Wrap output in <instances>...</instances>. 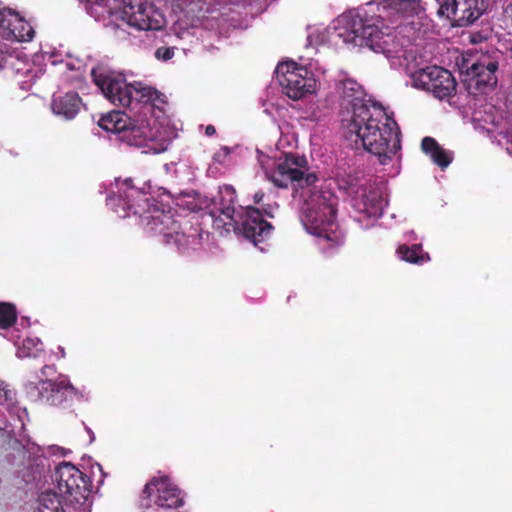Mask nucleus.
Segmentation results:
<instances>
[{"instance_id": "f257e3e1", "label": "nucleus", "mask_w": 512, "mask_h": 512, "mask_svg": "<svg viewBox=\"0 0 512 512\" xmlns=\"http://www.w3.org/2000/svg\"><path fill=\"white\" fill-rule=\"evenodd\" d=\"M123 185L126 187L123 193L107 199L108 204L120 218L139 215L142 224L150 232L162 236L167 244L174 243L179 249L200 244L201 234L198 227L189 225L187 232L188 222L176 220L170 212L158 209L147 210L149 199L146 194L135 188L131 179H126Z\"/></svg>"}, {"instance_id": "f03ea898", "label": "nucleus", "mask_w": 512, "mask_h": 512, "mask_svg": "<svg viewBox=\"0 0 512 512\" xmlns=\"http://www.w3.org/2000/svg\"><path fill=\"white\" fill-rule=\"evenodd\" d=\"M347 139L361 142L365 150L378 157L380 164H388L401 148L400 130L396 121L378 105H361L347 124Z\"/></svg>"}, {"instance_id": "7ed1b4c3", "label": "nucleus", "mask_w": 512, "mask_h": 512, "mask_svg": "<svg viewBox=\"0 0 512 512\" xmlns=\"http://www.w3.org/2000/svg\"><path fill=\"white\" fill-rule=\"evenodd\" d=\"M333 37L351 48H368L387 58H399L403 45L379 16L348 13L334 22Z\"/></svg>"}, {"instance_id": "20e7f679", "label": "nucleus", "mask_w": 512, "mask_h": 512, "mask_svg": "<svg viewBox=\"0 0 512 512\" xmlns=\"http://www.w3.org/2000/svg\"><path fill=\"white\" fill-rule=\"evenodd\" d=\"M336 197L330 192L315 191L305 201L301 221L311 233L326 240L329 248L344 243V234L336 223Z\"/></svg>"}, {"instance_id": "39448f33", "label": "nucleus", "mask_w": 512, "mask_h": 512, "mask_svg": "<svg viewBox=\"0 0 512 512\" xmlns=\"http://www.w3.org/2000/svg\"><path fill=\"white\" fill-rule=\"evenodd\" d=\"M220 192L223 199L228 202L225 207L221 208L222 214L228 219V224L234 226V232L264 250L260 245L271 238L273 225L263 217L260 208L249 205L236 210L234 205L237 202V195L231 185L220 187Z\"/></svg>"}, {"instance_id": "423d86ee", "label": "nucleus", "mask_w": 512, "mask_h": 512, "mask_svg": "<svg viewBox=\"0 0 512 512\" xmlns=\"http://www.w3.org/2000/svg\"><path fill=\"white\" fill-rule=\"evenodd\" d=\"M95 84L101 89L104 96L114 105L129 107L133 101L139 103H154L160 93L151 86L141 82L128 84L121 76L113 73L92 72Z\"/></svg>"}, {"instance_id": "0eeeda50", "label": "nucleus", "mask_w": 512, "mask_h": 512, "mask_svg": "<svg viewBox=\"0 0 512 512\" xmlns=\"http://www.w3.org/2000/svg\"><path fill=\"white\" fill-rule=\"evenodd\" d=\"M498 61L489 55L477 59H463L461 65L462 83L470 95L477 96L492 91L497 85Z\"/></svg>"}, {"instance_id": "6e6552de", "label": "nucleus", "mask_w": 512, "mask_h": 512, "mask_svg": "<svg viewBox=\"0 0 512 512\" xmlns=\"http://www.w3.org/2000/svg\"><path fill=\"white\" fill-rule=\"evenodd\" d=\"M307 170L305 156L288 153L276 162L275 167L268 173V178L279 188H287L289 184L300 188L310 187L318 178L314 173H306Z\"/></svg>"}, {"instance_id": "1a4fd4ad", "label": "nucleus", "mask_w": 512, "mask_h": 512, "mask_svg": "<svg viewBox=\"0 0 512 512\" xmlns=\"http://www.w3.org/2000/svg\"><path fill=\"white\" fill-rule=\"evenodd\" d=\"M277 79L284 93L293 100H299L316 91V79L306 67L295 62L277 66Z\"/></svg>"}, {"instance_id": "9d476101", "label": "nucleus", "mask_w": 512, "mask_h": 512, "mask_svg": "<svg viewBox=\"0 0 512 512\" xmlns=\"http://www.w3.org/2000/svg\"><path fill=\"white\" fill-rule=\"evenodd\" d=\"M416 88L431 92L439 100L449 99L456 93L457 82L450 71L440 66H426L412 74Z\"/></svg>"}, {"instance_id": "9b49d317", "label": "nucleus", "mask_w": 512, "mask_h": 512, "mask_svg": "<svg viewBox=\"0 0 512 512\" xmlns=\"http://www.w3.org/2000/svg\"><path fill=\"white\" fill-rule=\"evenodd\" d=\"M160 507L179 508L184 501L180 489L172 482L169 476L152 477L141 492V504L150 508L151 503Z\"/></svg>"}, {"instance_id": "f8f14e48", "label": "nucleus", "mask_w": 512, "mask_h": 512, "mask_svg": "<svg viewBox=\"0 0 512 512\" xmlns=\"http://www.w3.org/2000/svg\"><path fill=\"white\" fill-rule=\"evenodd\" d=\"M55 480L59 491L77 503L85 500L91 491L90 478L71 463L64 462L56 468Z\"/></svg>"}, {"instance_id": "ddd939ff", "label": "nucleus", "mask_w": 512, "mask_h": 512, "mask_svg": "<svg viewBox=\"0 0 512 512\" xmlns=\"http://www.w3.org/2000/svg\"><path fill=\"white\" fill-rule=\"evenodd\" d=\"M83 395L66 377L41 382L39 388L40 400L49 406L62 409H71L75 402L80 401Z\"/></svg>"}, {"instance_id": "4468645a", "label": "nucleus", "mask_w": 512, "mask_h": 512, "mask_svg": "<svg viewBox=\"0 0 512 512\" xmlns=\"http://www.w3.org/2000/svg\"><path fill=\"white\" fill-rule=\"evenodd\" d=\"M487 0H444L439 12L453 27H466L478 20L487 9Z\"/></svg>"}, {"instance_id": "2eb2a0df", "label": "nucleus", "mask_w": 512, "mask_h": 512, "mask_svg": "<svg viewBox=\"0 0 512 512\" xmlns=\"http://www.w3.org/2000/svg\"><path fill=\"white\" fill-rule=\"evenodd\" d=\"M121 19L137 30H159L163 26L161 13L153 6L144 3L134 5L123 0Z\"/></svg>"}, {"instance_id": "dca6fc26", "label": "nucleus", "mask_w": 512, "mask_h": 512, "mask_svg": "<svg viewBox=\"0 0 512 512\" xmlns=\"http://www.w3.org/2000/svg\"><path fill=\"white\" fill-rule=\"evenodd\" d=\"M81 106L82 100L76 92L54 97L51 105L53 113L67 120L73 119L79 113Z\"/></svg>"}, {"instance_id": "f3484780", "label": "nucleus", "mask_w": 512, "mask_h": 512, "mask_svg": "<svg viewBox=\"0 0 512 512\" xmlns=\"http://www.w3.org/2000/svg\"><path fill=\"white\" fill-rule=\"evenodd\" d=\"M336 91L344 103L351 105L354 109L356 106L365 105L362 103L363 89L356 80L344 78L336 83ZM354 111L352 112V114Z\"/></svg>"}, {"instance_id": "a211bd4d", "label": "nucleus", "mask_w": 512, "mask_h": 512, "mask_svg": "<svg viewBox=\"0 0 512 512\" xmlns=\"http://www.w3.org/2000/svg\"><path fill=\"white\" fill-rule=\"evenodd\" d=\"M421 149L441 169H445L452 162V156L432 137L427 136L422 139Z\"/></svg>"}, {"instance_id": "6ab92c4d", "label": "nucleus", "mask_w": 512, "mask_h": 512, "mask_svg": "<svg viewBox=\"0 0 512 512\" xmlns=\"http://www.w3.org/2000/svg\"><path fill=\"white\" fill-rule=\"evenodd\" d=\"M130 124L131 119L121 111H111L105 115H102L98 121L99 127H101L103 130L119 134V136Z\"/></svg>"}, {"instance_id": "aec40b11", "label": "nucleus", "mask_w": 512, "mask_h": 512, "mask_svg": "<svg viewBox=\"0 0 512 512\" xmlns=\"http://www.w3.org/2000/svg\"><path fill=\"white\" fill-rule=\"evenodd\" d=\"M397 254L400 259L411 264L421 265L430 260L429 254L424 252L421 245L418 244L412 246L402 244L397 248Z\"/></svg>"}, {"instance_id": "412c9836", "label": "nucleus", "mask_w": 512, "mask_h": 512, "mask_svg": "<svg viewBox=\"0 0 512 512\" xmlns=\"http://www.w3.org/2000/svg\"><path fill=\"white\" fill-rule=\"evenodd\" d=\"M383 7L403 16H412L417 13L419 2L417 0H383Z\"/></svg>"}, {"instance_id": "4be33fe9", "label": "nucleus", "mask_w": 512, "mask_h": 512, "mask_svg": "<svg viewBox=\"0 0 512 512\" xmlns=\"http://www.w3.org/2000/svg\"><path fill=\"white\" fill-rule=\"evenodd\" d=\"M35 512H65L56 493L46 491L38 498V507Z\"/></svg>"}, {"instance_id": "5701e85b", "label": "nucleus", "mask_w": 512, "mask_h": 512, "mask_svg": "<svg viewBox=\"0 0 512 512\" xmlns=\"http://www.w3.org/2000/svg\"><path fill=\"white\" fill-rule=\"evenodd\" d=\"M13 19L14 22L10 30H13L15 34L11 35V40H17L19 42L30 41L34 37L32 26L19 14Z\"/></svg>"}, {"instance_id": "b1692460", "label": "nucleus", "mask_w": 512, "mask_h": 512, "mask_svg": "<svg viewBox=\"0 0 512 512\" xmlns=\"http://www.w3.org/2000/svg\"><path fill=\"white\" fill-rule=\"evenodd\" d=\"M119 138L131 146H142L147 139L145 131L132 123L123 130Z\"/></svg>"}, {"instance_id": "393cba45", "label": "nucleus", "mask_w": 512, "mask_h": 512, "mask_svg": "<svg viewBox=\"0 0 512 512\" xmlns=\"http://www.w3.org/2000/svg\"><path fill=\"white\" fill-rule=\"evenodd\" d=\"M17 320V311L13 304L0 303V329L6 330L12 327Z\"/></svg>"}, {"instance_id": "a878e982", "label": "nucleus", "mask_w": 512, "mask_h": 512, "mask_svg": "<svg viewBox=\"0 0 512 512\" xmlns=\"http://www.w3.org/2000/svg\"><path fill=\"white\" fill-rule=\"evenodd\" d=\"M18 13L11 9H4L0 11V37L5 40H11V35L15 32L10 30L14 22V17H17Z\"/></svg>"}, {"instance_id": "bb28decb", "label": "nucleus", "mask_w": 512, "mask_h": 512, "mask_svg": "<svg viewBox=\"0 0 512 512\" xmlns=\"http://www.w3.org/2000/svg\"><path fill=\"white\" fill-rule=\"evenodd\" d=\"M42 346L43 344L39 339L26 338L18 348L17 355L20 358H35L38 356V353L43 350Z\"/></svg>"}, {"instance_id": "cd10ccee", "label": "nucleus", "mask_w": 512, "mask_h": 512, "mask_svg": "<svg viewBox=\"0 0 512 512\" xmlns=\"http://www.w3.org/2000/svg\"><path fill=\"white\" fill-rule=\"evenodd\" d=\"M219 196H220L219 207H217L216 211L212 213L213 216L215 215L216 212L218 213V215L215 216V218H214L213 225L218 230L221 229L226 232H229L232 229L234 231V226L228 224V219H226V217L222 214V211H221L222 210L221 208L225 207L228 204V202L226 199H223L220 191H219Z\"/></svg>"}, {"instance_id": "c85d7f7f", "label": "nucleus", "mask_w": 512, "mask_h": 512, "mask_svg": "<svg viewBox=\"0 0 512 512\" xmlns=\"http://www.w3.org/2000/svg\"><path fill=\"white\" fill-rule=\"evenodd\" d=\"M382 198L375 192H370L368 195L363 194V203L370 214H377L382 210Z\"/></svg>"}, {"instance_id": "c756f323", "label": "nucleus", "mask_w": 512, "mask_h": 512, "mask_svg": "<svg viewBox=\"0 0 512 512\" xmlns=\"http://www.w3.org/2000/svg\"><path fill=\"white\" fill-rule=\"evenodd\" d=\"M176 205L182 208H186L191 212H197L201 209V206L196 201L195 195L190 193L180 194L176 199Z\"/></svg>"}, {"instance_id": "7c9ffc66", "label": "nucleus", "mask_w": 512, "mask_h": 512, "mask_svg": "<svg viewBox=\"0 0 512 512\" xmlns=\"http://www.w3.org/2000/svg\"><path fill=\"white\" fill-rule=\"evenodd\" d=\"M16 404V392L8 388V385L3 391L2 397L0 398V406H4L7 409L14 407Z\"/></svg>"}, {"instance_id": "2f4dec72", "label": "nucleus", "mask_w": 512, "mask_h": 512, "mask_svg": "<svg viewBox=\"0 0 512 512\" xmlns=\"http://www.w3.org/2000/svg\"><path fill=\"white\" fill-rule=\"evenodd\" d=\"M259 208L263 214V217L268 219V218L275 217V214L279 208V205L275 201H272V202L269 201V202H263Z\"/></svg>"}, {"instance_id": "473e14b6", "label": "nucleus", "mask_w": 512, "mask_h": 512, "mask_svg": "<svg viewBox=\"0 0 512 512\" xmlns=\"http://www.w3.org/2000/svg\"><path fill=\"white\" fill-rule=\"evenodd\" d=\"M175 53V47H159L155 51V57L158 60L168 61L173 58Z\"/></svg>"}, {"instance_id": "72a5a7b5", "label": "nucleus", "mask_w": 512, "mask_h": 512, "mask_svg": "<svg viewBox=\"0 0 512 512\" xmlns=\"http://www.w3.org/2000/svg\"><path fill=\"white\" fill-rule=\"evenodd\" d=\"M503 14L505 20L512 25V1L507 3V5L504 7Z\"/></svg>"}, {"instance_id": "f704fd0d", "label": "nucleus", "mask_w": 512, "mask_h": 512, "mask_svg": "<svg viewBox=\"0 0 512 512\" xmlns=\"http://www.w3.org/2000/svg\"><path fill=\"white\" fill-rule=\"evenodd\" d=\"M147 512H178L177 511V508H172V507H160V506H156L154 508H152L150 506V508H147Z\"/></svg>"}, {"instance_id": "c9c22d12", "label": "nucleus", "mask_w": 512, "mask_h": 512, "mask_svg": "<svg viewBox=\"0 0 512 512\" xmlns=\"http://www.w3.org/2000/svg\"><path fill=\"white\" fill-rule=\"evenodd\" d=\"M266 195L263 191H258L253 195V201L257 205H261L264 202Z\"/></svg>"}, {"instance_id": "e433bc0d", "label": "nucleus", "mask_w": 512, "mask_h": 512, "mask_svg": "<svg viewBox=\"0 0 512 512\" xmlns=\"http://www.w3.org/2000/svg\"><path fill=\"white\" fill-rule=\"evenodd\" d=\"M216 133V129L213 125H207L205 128V134L209 137L213 136Z\"/></svg>"}, {"instance_id": "4c0bfd02", "label": "nucleus", "mask_w": 512, "mask_h": 512, "mask_svg": "<svg viewBox=\"0 0 512 512\" xmlns=\"http://www.w3.org/2000/svg\"><path fill=\"white\" fill-rule=\"evenodd\" d=\"M7 384L4 381H0V398L2 397L3 391L6 388Z\"/></svg>"}, {"instance_id": "58836bf2", "label": "nucleus", "mask_w": 512, "mask_h": 512, "mask_svg": "<svg viewBox=\"0 0 512 512\" xmlns=\"http://www.w3.org/2000/svg\"><path fill=\"white\" fill-rule=\"evenodd\" d=\"M89 1L92 3L98 4V5H103L106 2V0H89Z\"/></svg>"}, {"instance_id": "ea45409f", "label": "nucleus", "mask_w": 512, "mask_h": 512, "mask_svg": "<svg viewBox=\"0 0 512 512\" xmlns=\"http://www.w3.org/2000/svg\"><path fill=\"white\" fill-rule=\"evenodd\" d=\"M0 52H1V54H0V68H2L3 67L2 62L4 60V56L2 55V50L1 49H0Z\"/></svg>"}]
</instances>
